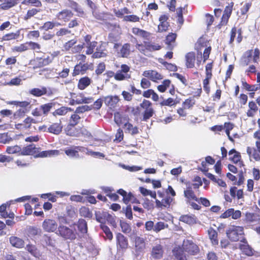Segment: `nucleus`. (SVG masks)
Returning <instances> with one entry per match:
<instances>
[{
    "mask_svg": "<svg viewBox=\"0 0 260 260\" xmlns=\"http://www.w3.org/2000/svg\"><path fill=\"white\" fill-rule=\"evenodd\" d=\"M184 9V8H182V7H180L177 9L176 12V16L177 18V23L179 24L180 26H181L184 23V18L183 16V10Z\"/></svg>",
    "mask_w": 260,
    "mask_h": 260,
    "instance_id": "nucleus-60",
    "label": "nucleus"
},
{
    "mask_svg": "<svg viewBox=\"0 0 260 260\" xmlns=\"http://www.w3.org/2000/svg\"><path fill=\"white\" fill-rule=\"evenodd\" d=\"M73 110V109L70 107L61 106L53 112L52 115L56 117L57 116H65L69 112L72 111Z\"/></svg>",
    "mask_w": 260,
    "mask_h": 260,
    "instance_id": "nucleus-42",
    "label": "nucleus"
},
{
    "mask_svg": "<svg viewBox=\"0 0 260 260\" xmlns=\"http://www.w3.org/2000/svg\"><path fill=\"white\" fill-rule=\"evenodd\" d=\"M113 11L115 16L118 18H122L124 14H128L131 13L129 9L126 7H124L123 9L119 10L115 9Z\"/></svg>",
    "mask_w": 260,
    "mask_h": 260,
    "instance_id": "nucleus-62",
    "label": "nucleus"
},
{
    "mask_svg": "<svg viewBox=\"0 0 260 260\" xmlns=\"http://www.w3.org/2000/svg\"><path fill=\"white\" fill-rule=\"evenodd\" d=\"M182 246L188 255H195L200 252L199 246L191 240H184Z\"/></svg>",
    "mask_w": 260,
    "mask_h": 260,
    "instance_id": "nucleus-10",
    "label": "nucleus"
},
{
    "mask_svg": "<svg viewBox=\"0 0 260 260\" xmlns=\"http://www.w3.org/2000/svg\"><path fill=\"white\" fill-rule=\"evenodd\" d=\"M51 62V59L49 56L47 57H36L30 61V64L32 66L34 69L42 68L48 65Z\"/></svg>",
    "mask_w": 260,
    "mask_h": 260,
    "instance_id": "nucleus-11",
    "label": "nucleus"
},
{
    "mask_svg": "<svg viewBox=\"0 0 260 260\" xmlns=\"http://www.w3.org/2000/svg\"><path fill=\"white\" fill-rule=\"evenodd\" d=\"M20 36V30H18L16 32L7 33L2 38V40L3 41H9L13 40L18 39Z\"/></svg>",
    "mask_w": 260,
    "mask_h": 260,
    "instance_id": "nucleus-44",
    "label": "nucleus"
},
{
    "mask_svg": "<svg viewBox=\"0 0 260 260\" xmlns=\"http://www.w3.org/2000/svg\"><path fill=\"white\" fill-rule=\"evenodd\" d=\"M136 48L141 53L146 55L147 52L157 51L161 48L158 44L151 43L150 42L144 41L143 43H137Z\"/></svg>",
    "mask_w": 260,
    "mask_h": 260,
    "instance_id": "nucleus-3",
    "label": "nucleus"
},
{
    "mask_svg": "<svg viewBox=\"0 0 260 260\" xmlns=\"http://www.w3.org/2000/svg\"><path fill=\"white\" fill-rule=\"evenodd\" d=\"M117 192L123 197L122 201L125 204H128L132 198H133V194L129 192L128 193L123 189H119L117 191Z\"/></svg>",
    "mask_w": 260,
    "mask_h": 260,
    "instance_id": "nucleus-48",
    "label": "nucleus"
},
{
    "mask_svg": "<svg viewBox=\"0 0 260 260\" xmlns=\"http://www.w3.org/2000/svg\"><path fill=\"white\" fill-rule=\"evenodd\" d=\"M247 153L249 157H252L255 161L260 160V154L258 151L254 148L250 147L247 148Z\"/></svg>",
    "mask_w": 260,
    "mask_h": 260,
    "instance_id": "nucleus-52",
    "label": "nucleus"
},
{
    "mask_svg": "<svg viewBox=\"0 0 260 260\" xmlns=\"http://www.w3.org/2000/svg\"><path fill=\"white\" fill-rule=\"evenodd\" d=\"M164 247L160 244H157L153 246L151 253V256L155 259H159L163 257Z\"/></svg>",
    "mask_w": 260,
    "mask_h": 260,
    "instance_id": "nucleus-21",
    "label": "nucleus"
},
{
    "mask_svg": "<svg viewBox=\"0 0 260 260\" xmlns=\"http://www.w3.org/2000/svg\"><path fill=\"white\" fill-rule=\"evenodd\" d=\"M86 148L83 146H72L67 148L64 150L65 154L70 157L79 158L80 157L79 152H84Z\"/></svg>",
    "mask_w": 260,
    "mask_h": 260,
    "instance_id": "nucleus-13",
    "label": "nucleus"
},
{
    "mask_svg": "<svg viewBox=\"0 0 260 260\" xmlns=\"http://www.w3.org/2000/svg\"><path fill=\"white\" fill-rule=\"evenodd\" d=\"M9 241L11 245L17 248H22L24 246V241L16 236H11L9 238Z\"/></svg>",
    "mask_w": 260,
    "mask_h": 260,
    "instance_id": "nucleus-33",
    "label": "nucleus"
},
{
    "mask_svg": "<svg viewBox=\"0 0 260 260\" xmlns=\"http://www.w3.org/2000/svg\"><path fill=\"white\" fill-rule=\"evenodd\" d=\"M193 183L189 181L185 183L186 188L184 190L183 194L186 199L187 203H190V201H199V198L197 197L194 191L192 189H198L203 184L200 177L197 176L193 179Z\"/></svg>",
    "mask_w": 260,
    "mask_h": 260,
    "instance_id": "nucleus-1",
    "label": "nucleus"
},
{
    "mask_svg": "<svg viewBox=\"0 0 260 260\" xmlns=\"http://www.w3.org/2000/svg\"><path fill=\"white\" fill-rule=\"evenodd\" d=\"M158 61L161 64H162L167 70L171 72H176L178 70V67L175 64L169 63L166 61H164L162 58H159Z\"/></svg>",
    "mask_w": 260,
    "mask_h": 260,
    "instance_id": "nucleus-55",
    "label": "nucleus"
},
{
    "mask_svg": "<svg viewBox=\"0 0 260 260\" xmlns=\"http://www.w3.org/2000/svg\"><path fill=\"white\" fill-rule=\"evenodd\" d=\"M143 76L148 78L154 82H158L163 79V76L155 70H149L143 72Z\"/></svg>",
    "mask_w": 260,
    "mask_h": 260,
    "instance_id": "nucleus-15",
    "label": "nucleus"
},
{
    "mask_svg": "<svg viewBox=\"0 0 260 260\" xmlns=\"http://www.w3.org/2000/svg\"><path fill=\"white\" fill-rule=\"evenodd\" d=\"M244 64L247 66L251 62V58L254 63H258L260 59V51L258 48H256L253 50L250 49L247 50L245 53Z\"/></svg>",
    "mask_w": 260,
    "mask_h": 260,
    "instance_id": "nucleus-7",
    "label": "nucleus"
},
{
    "mask_svg": "<svg viewBox=\"0 0 260 260\" xmlns=\"http://www.w3.org/2000/svg\"><path fill=\"white\" fill-rule=\"evenodd\" d=\"M29 94L32 95L34 96L40 97L44 95H50L52 94V92L50 90L48 92L47 88L45 86L39 88H34L29 90Z\"/></svg>",
    "mask_w": 260,
    "mask_h": 260,
    "instance_id": "nucleus-23",
    "label": "nucleus"
},
{
    "mask_svg": "<svg viewBox=\"0 0 260 260\" xmlns=\"http://www.w3.org/2000/svg\"><path fill=\"white\" fill-rule=\"evenodd\" d=\"M239 248L244 254L248 256H251L253 254V249L248 244L247 240L245 237H243L240 240Z\"/></svg>",
    "mask_w": 260,
    "mask_h": 260,
    "instance_id": "nucleus-18",
    "label": "nucleus"
},
{
    "mask_svg": "<svg viewBox=\"0 0 260 260\" xmlns=\"http://www.w3.org/2000/svg\"><path fill=\"white\" fill-rule=\"evenodd\" d=\"M8 104L9 105H13L17 107H20L23 109H24L26 111L27 109H28V111L31 108L30 101H24L20 102L17 101H12L9 102Z\"/></svg>",
    "mask_w": 260,
    "mask_h": 260,
    "instance_id": "nucleus-39",
    "label": "nucleus"
},
{
    "mask_svg": "<svg viewBox=\"0 0 260 260\" xmlns=\"http://www.w3.org/2000/svg\"><path fill=\"white\" fill-rule=\"evenodd\" d=\"M69 7L77 13L78 16H82L84 14L82 7L76 2L70 1Z\"/></svg>",
    "mask_w": 260,
    "mask_h": 260,
    "instance_id": "nucleus-45",
    "label": "nucleus"
},
{
    "mask_svg": "<svg viewBox=\"0 0 260 260\" xmlns=\"http://www.w3.org/2000/svg\"><path fill=\"white\" fill-rule=\"evenodd\" d=\"M38 149H40V148L37 147L36 145L34 144H29L22 148L20 155H32L36 157L37 154H38Z\"/></svg>",
    "mask_w": 260,
    "mask_h": 260,
    "instance_id": "nucleus-17",
    "label": "nucleus"
},
{
    "mask_svg": "<svg viewBox=\"0 0 260 260\" xmlns=\"http://www.w3.org/2000/svg\"><path fill=\"white\" fill-rule=\"evenodd\" d=\"M36 120L30 117H27L23 121L22 123H18L16 124L17 128H20L23 127L25 128H29L31 127L32 123H36Z\"/></svg>",
    "mask_w": 260,
    "mask_h": 260,
    "instance_id": "nucleus-41",
    "label": "nucleus"
},
{
    "mask_svg": "<svg viewBox=\"0 0 260 260\" xmlns=\"http://www.w3.org/2000/svg\"><path fill=\"white\" fill-rule=\"evenodd\" d=\"M237 32H238V37L237 38V42L238 43H240L242 42L243 39L242 36V31L241 28L237 29V28L234 26L232 28L231 32H230V39L229 41V44H232L235 40V38L236 37V35Z\"/></svg>",
    "mask_w": 260,
    "mask_h": 260,
    "instance_id": "nucleus-24",
    "label": "nucleus"
},
{
    "mask_svg": "<svg viewBox=\"0 0 260 260\" xmlns=\"http://www.w3.org/2000/svg\"><path fill=\"white\" fill-rule=\"evenodd\" d=\"M114 120L118 126H120L122 124L124 125L126 122L129 121V118L127 115H122L120 112H117L114 114Z\"/></svg>",
    "mask_w": 260,
    "mask_h": 260,
    "instance_id": "nucleus-32",
    "label": "nucleus"
},
{
    "mask_svg": "<svg viewBox=\"0 0 260 260\" xmlns=\"http://www.w3.org/2000/svg\"><path fill=\"white\" fill-rule=\"evenodd\" d=\"M129 72L130 67L126 64H122L121 65L120 69L115 73L114 79L117 81L128 80L131 78Z\"/></svg>",
    "mask_w": 260,
    "mask_h": 260,
    "instance_id": "nucleus-9",
    "label": "nucleus"
},
{
    "mask_svg": "<svg viewBox=\"0 0 260 260\" xmlns=\"http://www.w3.org/2000/svg\"><path fill=\"white\" fill-rule=\"evenodd\" d=\"M185 66L187 68L192 69L194 67L196 54L194 52H189L186 54Z\"/></svg>",
    "mask_w": 260,
    "mask_h": 260,
    "instance_id": "nucleus-30",
    "label": "nucleus"
},
{
    "mask_svg": "<svg viewBox=\"0 0 260 260\" xmlns=\"http://www.w3.org/2000/svg\"><path fill=\"white\" fill-rule=\"evenodd\" d=\"M177 37L176 33L170 32L166 37L165 42L170 50H172L175 47V41Z\"/></svg>",
    "mask_w": 260,
    "mask_h": 260,
    "instance_id": "nucleus-29",
    "label": "nucleus"
},
{
    "mask_svg": "<svg viewBox=\"0 0 260 260\" xmlns=\"http://www.w3.org/2000/svg\"><path fill=\"white\" fill-rule=\"evenodd\" d=\"M81 119V117L79 114L74 112V113L71 115L69 123L76 126L80 123Z\"/></svg>",
    "mask_w": 260,
    "mask_h": 260,
    "instance_id": "nucleus-61",
    "label": "nucleus"
},
{
    "mask_svg": "<svg viewBox=\"0 0 260 260\" xmlns=\"http://www.w3.org/2000/svg\"><path fill=\"white\" fill-rule=\"evenodd\" d=\"M77 42V40L76 39L70 40L63 44V48L66 51H72L73 47H74Z\"/></svg>",
    "mask_w": 260,
    "mask_h": 260,
    "instance_id": "nucleus-64",
    "label": "nucleus"
},
{
    "mask_svg": "<svg viewBox=\"0 0 260 260\" xmlns=\"http://www.w3.org/2000/svg\"><path fill=\"white\" fill-rule=\"evenodd\" d=\"M89 69V64L87 63L82 64L81 62L76 64L74 67L72 76H76L79 74H84Z\"/></svg>",
    "mask_w": 260,
    "mask_h": 260,
    "instance_id": "nucleus-25",
    "label": "nucleus"
},
{
    "mask_svg": "<svg viewBox=\"0 0 260 260\" xmlns=\"http://www.w3.org/2000/svg\"><path fill=\"white\" fill-rule=\"evenodd\" d=\"M93 99L92 97H86L83 93H72L70 101V105L81 104H89L92 102Z\"/></svg>",
    "mask_w": 260,
    "mask_h": 260,
    "instance_id": "nucleus-5",
    "label": "nucleus"
},
{
    "mask_svg": "<svg viewBox=\"0 0 260 260\" xmlns=\"http://www.w3.org/2000/svg\"><path fill=\"white\" fill-rule=\"evenodd\" d=\"M116 245L118 250H125L128 247V241L127 238L120 233L116 235Z\"/></svg>",
    "mask_w": 260,
    "mask_h": 260,
    "instance_id": "nucleus-12",
    "label": "nucleus"
},
{
    "mask_svg": "<svg viewBox=\"0 0 260 260\" xmlns=\"http://www.w3.org/2000/svg\"><path fill=\"white\" fill-rule=\"evenodd\" d=\"M132 31L135 36L141 37L144 39H148L151 36L150 32L138 27H133L132 29Z\"/></svg>",
    "mask_w": 260,
    "mask_h": 260,
    "instance_id": "nucleus-34",
    "label": "nucleus"
},
{
    "mask_svg": "<svg viewBox=\"0 0 260 260\" xmlns=\"http://www.w3.org/2000/svg\"><path fill=\"white\" fill-rule=\"evenodd\" d=\"M96 217L98 216H96ZM101 217H102L104 222L106 223V221H107L108 224H109L114 228H116L117 223L116 222L115 216H112L108 212H103V213L102 214V216H101Z\"/></svg>",
    "mask_w": 260,
    "mask_h": 260,
    "instance_id": "nucleus-31",
    "label": "nucleus"
},
{
    "mask_svg": "<svg viewBox=\"0 0 260 260\" xmlns=\"http://www.w3.org/2000/svg\"><path fill=\"white\" fill-rule=\"evenodd\" d=\"M130 49L131 44L129 43H126L124 44L122 46L119 52L120 54V56L123 58H127L130 54Z\"/></svg>",
    "mask_w": 260,
    "mask_h": 260,
    "instance_id": "nucleus-49",
    "label": "nucleus"
},
{
    "mask_svg": "<svg viewBox=\"0 0 260 260\" xmlns=\"http://www.w3.org/2000/svg\"><path fill=\"white\" fill-rule=\"evenodd\" d=\"M0 9L6 10L17 4V0H0Z\"/></svg>",
    "mask_w": 260,
    "mask_h": 260,
    "instance_id": "nucleus-43",
    "label": "nucleus"
},
{
    "mask_svg": "<svg viewBox=\"0 0 260 260\" xmlns=\"http://www.w3.org/2000/svg\"><path fill=\"white\" fill-rule=\"evenodd\" d=\"M171 84V81L169 79L164 80L162 84L157 86V90L160 92H164L169 87Z\"/></svg>",
    "mask_w": 260,
    "mask_h": 260,
    "instance_id": "nucleus-57",
    "label": "nucleus"
},
{
    "mask_svg": "<svg viewBox=\"0 0 260 260\" xmlns=\"http://www.w3.org/2000/svg\"><path fill=\"white\" fill-rule=\"evenodd\" d=\"M228 238L232 242L240 241V237H244V228L241 226L232 225L226 231Z\"/></svg>",
    "mask_w": 260,
    "mask_h": 260,
    "instance_id": "nucleus-2",
    "label": "nucleus"
},
{
    "mask_svg": "<svg viewBox=\"0 0 260 260\" xmlns=\"http://www.w3.org/2000/svg\"><path fill=\"white\" fill-rule=\"evenodd\" d=\"M119 101V99L117 95L107 96L105 98V102L108 106H114Z\"/></svg>",
    "mask_w": 260,
    "mask_h": 260,
    "instance_id": "nucleus-51",
    "label": "nucleus"
},
{
    "mask_svg": "<svg viewBox=\"0 0 260 260\" xmlns=\"http://www.w3.org/2000/svg\"><path fill=\"white\" fill-rule=\"evenodd\" d=\"M96 220L101 223L100 228L104 232L106 236L109 240H112L113 239V234L110 231V229L105 224V222L103 221L102 217H96Z\"/></svg>",
    "mask_w": 260,
    "mask_h": 260,
    "instance_id": "nucleus-28",
    "label": "nucleus"
},
{
    "mask_svg": "<svg viewBox=\"0 0 260 260\" xmlns=\"http://www.w3.org/2000/svg\"><path fill=\"white\" fill-rule=\"evenodd\" d=\"M44 231L48 233L54 232L58 229L57 222L53 219H45L42 223Z\"/></svg>",
    "mask_w": 260,
    "mask_h": 260,
    "instance_id": "nucleus-14",
    "label": "nucleus"
},
{
    "mask_svg": "<svg viewBox=\"0 0 260 260\" xmlns=\"http://www.w3.org/2000/svg\"><path fill=\"white\" fill-rule=\"evenodd\" d=\"M249 109L246 114L248 117H252L258 110V107L256 103L253 101H250L248 103Z\"/></svg>",
    "mask_w": 260,
    "mask_h": 260,
    "instance_id": "nucleus-47",
    "label": "nucleus"
},
{
    "mask_svg": "<svg viewBox=\"0 0 260 260\" xmlns=\"http://www.w3.org/2000/svg\"><path fill=\"white\" fill-rule=\"evenodd\" d=\"M64 131L66 135L68 136L71 137H75L77 136V132L75 126L71 124V123H69L68 124L64 129Z\"/></svg>",
    "mask_w": 260,
    "mask_h": 260,
    "instance_id": "nucleus-53",
    "label": "nucleus"
},
{
    "mask_svg": "<svg viewBox=\"0 0 260 260\" xmlns=\"http://www.w3.org/2000/svg\"><path fill=\"white\" fill-rule=\"evenodd\" d=\"M135 249L137 252H142L146 247L145 239L139 236H136L134 239Z\"/></svg>",
    "mask_w": 260,
    "mask_h": 260,
    "instance_id": "nucleus-26",
    "label": "nucleus"
},
{
    "mask_svg": "<svg viewBox=\"0 0 260 260\" xmlns=\"http://www.w3.org/2000/svg\"><path fill=\"white\" fill-rule=\"evenodd\" d=\"M230 196L227 191H225L224 198L226 202L232 203L233 199L237 198L240 200L244 198V193L242 189H238L236 186H232L230 189Z\"/></svg>",
    "mask_w": 260,
    "mask_h": 260,
    "instance_id": "nucleus-6",
    "label": "nucleus"
},
{
    "mask_svg": "<svg viewBox=\"0 0 260 260\" xmlns=\"http://www.w3.org/2000/svg\"><path fill=\"white\" fill-rule=\"evenodd\" d=\"M107 56L106 43L101 42L96 48V51L93 53L92 57L93 58L105 57Z\"/></svg>",
    "mask_w": 260,
    "mask_h": 260,
    "instance_id": "nucleus-20",
    "label": "nucleus"
},
{
    "mask_svg": "<svg viewBox=\"0 0 260 260\" xmlns=\"http://www.w3.org/2000/svg\"><path fill=\"white\" fill-rule=\"evenodd\" d=\"M120 226L121 229V231L125 234H129L132 231V228L130 224L125 221L120 220Z\"/></svg>",
    "mask_w": 260,
    "mask_h": 260,
    "instance_id": "nucleus-58",
    "label": "nucleus"
},
{
    "mask_svg": "<svg viewBox=\"0 0 260 260\" xmlns=\"http://www.w3.org/2000/svg\"><path fill=\"white\" fill-rule=\"evenodd\" d=\"M56 234L66 240H74L76 238V233L64 225H59Z\"/></svg>",
    "mask_w": 260,
    "mask_h": 260,
    "instance_id": "nucleus-8",
    "label": "nucleus"
},
{
    "mask_svg": "<svg viewBox=\"0 0 260 260\" xmlns=\"http://www.w3.org/2000/svg\"><path fill=\"white\" fill-rule=\"evenodd\" d=\"M26 110L22 109H19L13 114V120H20L23 118L25 114Z\"/></svg>",
    "mask_w": 260,
    "mask_h": 260,
    "instance_id": "nucleus-63",
    "label": "nucleus"
},
{
    "mask_svg": "<svg viewBox=\"0 0 260 260\" xmlns=\"http://www.w3.org/2000/svg\"><path fill=\"white\" fill-rule=\"evenodd\" d=\"M173 254L178 260H187V257L185 254V250L182 246L175 247L173 250Z\"/></svg>",
    "mask_w": 260,
    "mask_h": 260,
    "instance_id": "nucleus-36",
    "label": "nucleus"
},
{
    "mask_svg": "<svg viewBox=\"0 0 260 260\" xmlns=\"http://www.w3.org/2000/svg\"><path fill=\"white\" fill-rule=\"evenodd\" d=\"M229 159L234 164L238 162L242 163L241 161V156L240 153L237 151L235 149H232L229 152Z\"/></svg>",
    "mask_w": 260,
    "mask_h": 260,
    "instance_id": "nucleus-35",
    "label": "nucleus"
},
{
    "mask_svg": "<svg viewBox=\"0 0 260 260\" xmlns=\"http://www.w3.org/2000/svg\"><path fill=\"white\" fill-rule=\"evenodd\" d=\"M74 13L69 9H63L56 14V18L58 20L64 22H68L73 17Z\"/></svg>",
    "mask_w": 260,
    "mask_h": 260,
    "instance_id": "nucleus-19",
    "label": "nucleus"
},
{
    "mask_svg": "<svg viewBox=\"0 0 260 260\" xmlns=\"http://www.w3.org/2000/svg\"><path fill=\"white\" fill-rule=\"evenodd\" d=\"M26 250L34 256L38 257L40 255L39 251L36 246L32 244H27L26 246Z\"/></svg>",
    "mask_w": 260,
    "mask_h": 260,
    "instance_id": "nucleus-59",
    "label": "nucleus"
},
{
    "mask_svg": "<svg viewBox=\"0 0 260 260\" xmlns=\"http://www.w3.org/2000/svg\"><path fill=\"white\" fill-rule=\"evenodd\" d=\"M169 16L167 15L163 14L159 17V23L158 25V32H162L167 31L170 27V23L168 22Z\"/></svg>",
    "mask_w": 260,
    "mask_h": 260,
    "instance_id": "nucleus-16",
    "label": "nucleus"
},
{
    "mask_svg": "<svg viewBox=\"0 0 260 260\" xmlns=\"http://www.w3.org/2000/svg\"><path fill=\"white\" fill-rule=\"evenodd\" d=\"M93 17L98 20L105 22L110 19L112 15L109 12H101L98 9L92 12Z\"/></svg>",
    "mask_w": 260,
    "mask_h": 260,
    "instance_id": "nucleus-22",
    "label": "nucleus"
},
{
    "mask_svg": "<svg viewBox=\"0 0 260 260\" xmlns=\"http://www.w3.org/2000/svg\"><path fill=\"white\" fill-rule=\"evenodd\" d=\"M123 128H125V133H129L132 135H134L139 133L138 128L137 126H133V124L126 122L123 125Z\"/></svg>",
    "mask_w": 260,
    "mask_h": 260,
    "instance_id": "nucleus-54",
    "label": "nucleus"
},
{
    "mask_svg": "<svg viewBox=\"0 0 260 260\" xmlns=\"http://www.w3.org/2000/svg\"><path fill=\"white\" fill-rule=\"evenodd\" d=\"M63 125L61 121L59 120L58 122H55L51 124L48 128L47 132L54 135H59L62 132Z\"/></svg>",
    "mask_w": 260,
    "mask_h": 260,
    "instance_id": "nucleus-27",
    "label": "nucleus"
},
{
    "mask_svg": "<svg viewBox=\"0 0 260 260\" xmlns=\"http://www.w3.org/2000/svg\"><path fill=\"white\" fill-rule=\"evenodd\" d=\"M140 106L144 110L142 113V120L147 121L155 114V111L152 107V103L150 101L144 99L140 103Z\"/></svg>",
    "mask_w": 260,
    "mask_h": 260,
    "instance_id": "nucleus-4",
    "label": "nucleus"
},
{
    "mask_svg": "<svg viewBox=\"0 0 260 260\" xmlns=\"http://www.w3.org/2000/svg\"><path fill=\"white\" fill-rule=\"evenodd\" d=\"M179 220L188 224L196 223V217L194 215H182L179 217Z\"/></svg>",
    "mask_w": 260,
    "mask_h": 260,
    "instance_id": "nucleus-46",
    "label": "nucleus"
},
{
    "mask_svg": "<svg viewBox=\"0 0 260 260\" xmlns=\"http://www.w3.org/2000/svg\"><path fill=\"white\" fill-rule=\"evenodd\" d=\"M92 82L91 79L87 76L81 78L78 81L77 87L80 90H84Z\"/></svg>",
    "mask_w": 260,
    "mask_h": 260,
    "instance_id": "nucleus-38",
    "label": "nucleus"
},
{
    "mask_svg": "<svg viewBox=\"0 0 260 260\" xmlns=\"http://www.w3.org/2000/svg\"><path fill=\"white\" fill-rule=\"evenodd\" d=\"M78 231L82 234L87 232V224L84 219H79L76 224Z\"/></svg>",
    "mask_w": 260,
    "mask_h": 260,
    "instance_id": "nucleus-50",
    "label": "nucleus"
},
{
    "mask_svg": "<svg viewBox=\"0 0 260 260\" xmlns=\"http://www.w3.org/2000/svg\"><path fill=\"white\" fill-rule=\"evenodd\" d=\"M21 4L27 6H34L36 7H41L42 6V3L40 0H23Z\"/></svg>",
    "mask_w": 260,
    "mask_h": 260,
    "instance_id": "nucleus-56",
    "label": "nucleus"
},
{
    "mask_svg": "<svg viewBox=\"0 0 260 260\" xmlns=\"http://www.w3.org/2000/svg\"><path fill=\"white\" fill-rule=\"evenodd\" d=\"M209 238L211 244L214 246L218 244V233L213 228H210L208 230Z\"/></svg>",
    "mask_w": 260,
    "mask_h": 260,
    "instance_id": "nucleus-37",
    "label": "nucleus"
},
{
    "mask_svg": "<svg viewBox=\"0 0 260 260\" xmlns=\"http://www.w3.org/2000/svg\"><path fill=\"white\" fill-rule=\"evenodd\" d=\"M173 201V199L169 196H167L163 199L161 201L156 199V207L157 208H162V207H168L170 206L171 203Z\"/></svg>",
    "mask_w": 260,
    "mask_h": 260,
    "instance_id": "nucleus-40",
    "label": "nucleus"
}]
</instances>
